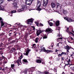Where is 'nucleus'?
<instances>
[{"label": "nucleus", "mask_w": 74, "mask_h": 74, "mask_svg": "<svg viewBox=\"0 0 74 74\" xmlns=\"http://www.w3.org/2000/svg\"><path fill=\"white\" fill-rule=\"evenodd\" d=\"M64 19H66V20H67V19H68V18H67L66 17H64Z\"/></svg>", "instance_id": "48"}, {"label": "nucleus", "mask_w": 74, "mask_h": 74, "mask_svg": "<svg viewBox=\"0 0 74 74\" xmlns=\"http://www.w3.org/2000/svg\"><path fill=\"white\" fill-rule=\"evenodd\" d=\"M71 39L72 40H73L74 39H73V38H72V37H71Z\"/></svg>", "instance_id": "53"}, {"label": "nucleus", "mask_w": 74, "mask_h": 74, "mask_svg": "<svg viewBox=\"0 0 74 74\" xmlns=\"http://www.w3.org/2000/svg\"><path fill=\"white\" fill-rule=\"evenodd\" d=\"M33 30H35V27H33Z\"/></svg>", "instance_id": "54"}, {"label": "nucleus", "mask_w": 74, "mask_h": 74, "mask_svg": "<svg viewBox=\"0 0 74 74\" xmlns=\"http://www.w3.org/2000/svg\"><path fill=\"white\" fill-rule=\"evenodd\" d=\"M11 32H12V30H11L9 31V34H12V33H10Z\"/></svg>", "instance_id": "43"}, {"label": "nucleus", "mask_w": 74, "mask_h": 74, "mask_svg": "<svg viewBox=\"0 0 74 74\" xmlns=\"http://www.w3.org/2000/svg\"><path fill=\"white\" fill-rule=\"evenodd\" d=\"M61 55H67L66 53L62 52L61 53Z\"/></svg>", "instance_id": "33"}, {"label": "nucleus", "mask_w": 74, "mask_h": 74, "mask_svg": "<svg viewBox=\"0 0 74 74\" xmlns=\"http://www.w3.org/2000/svg\"><path fill=\"white\" fill-rule=\"evenodd\" d=\"M49 25H50V26H52V25H53V23L52 22H50L49 23Z\"/></svg>", "instance_id": "31"}, {"label": "nucleus", "mask_w": 74, "mask_h": 74, "mask_svg": "<svg viewBox=\"0 0 74 74\" xmlns=\"http://www.w3.org/2000/svg\"><path fill=\"white\" fill-rule=\"evenodd\" d=\"M4 3V0H0V5Z\"/></svg>", "instance_id": "24"}, {"label": "nucleus", "mask_w": 74, "mask_h": 74, "mask_svg": "<svg viewBox=\"0 0 74 74\" xmlns=\"http://www.w3.org/2000/svg\"><path fill=\"white\" fill-rule=\"evenodd\" d=\"M71 69L72 70H73V71H74V67H73V68H71Z\"/></svg>", "instance_id": "39"}, {"label": "nucleus", "mask_w": 74, "mask_h": 74, "mask_svg": "<svg viewBox=\"0 0 74 74\" xmlns=\"http://www.w3.org/2000/svg\"><path fill=\"white\" fill-rule=\"evenodd\" d=\"M37 6L38 7L37 8V9L38 10V11H41V9L40 8V6H41V1H38Z\"/></svg>", "instance_id": "3"}, {"label": "nucleus", "mask_w": 74, "mask_h": 74, "mask_svg": "<svg viewBox=\"0 0 74 74\" xmlns=\"http://www.w3.org/2000/svg\"><path fill=\"white\" fill-rule=\"evenodd\" d=\"M58 57H59V56H62V53L60 54H58Z\"/></svg>", "instance_id": "41"}, {"label": "nucleus", "mask_w": 74, "mask_h": 74, "mask_svg": "<svg viewBox=\"0 0 74 74\" xmlns=\"http://www.w3.org/2000/svg\"><path fill=\"white\" fill-rule=\"evenodd\" d=\"M41 51H44L45 52H47V53H48L49 52H51V51H50L49 50H45V49L44 47H43V46H41Z\"/></svg>", "instance_id": "2"}, {"label": "nucleus", "mask_w": 74, "mask_h": 74, "mask_svg": "<svg viewBox=\"0 0 74 74\" xmlns=\"http://www.w3.org/2000/svg\"><path fill=\"white\" fill-rule=\"evenodd\" d=\"M35 45H36V44H34L33 45L34 46Z\"/></svg>", "instance_id": "63"}, {"label": "nucleus", "mask_w": 74, "mask_h": 74, "mask_svg": "<svg viewBox=\"0 0 74 74\" xmlns=\"http://www.w3.org/2000/svg\"><path fill=\"white\" fill-rule=\"evenodd\" d=\"M52 30L50 28H47L45 31L46 32H52Z\"/></svg>", "instance_id": "14"}, {"label": "nucleus", "mask_w": 74, "mask_h": 74, "mask_svg": "<svg viewBox=\"0 0 74 74\" xmlns=\"http://www.w3.org/2000/svg\"><path fill=\"white\" fill-rule=\"evenodd\" d=\"M14 7L15 9L17 8V3H14L13 4Z\"/></svg>", "instance_id": "17"}, {"label": "nucleus", "mask_w": 74, "mask_h": 74, "mask_svg": "<svg viewBox=\"0 0 74 74\" xmlns=\"http://www.w3.org/2000/svg\"><path fill=\"white\" fill-rule=\"evenodd\" d=\"M34 21V19L32 18L28 19L27 20V24H28V25L29 24V25H31V23H33V22Z\"/></svg>", "instance_id": "4"}, {"label": "nucleus", "mask_w": 74, "mask_h": 74, "mask_svg": "<svg viewBox=\"0 0 74 74\" xmlns=\"http://www.w3.org/2000/svg\"><path fill=\"white\" fill-rule=\"evenodd\" d=\"M5 33H4L2 32L1 34H0V36H4Z\"/></svg>", "instance_id": "28"}, {"label": "nucleus", "mask_w": 74, "mask_h": 74, "mask_svg": "<svg viewBox=\"0 0 74 74\" xmlns=\"http://www.w3.org/2000/svg\"><path fill=\"white\" fill-rule=\"evenodd\" d=\"M38 40H39V39L38 38H36L35 39V42L36 43H37L38 42Z\"/></svg>", "instance_id": "25"}, {"label": "nucleus", "mask_w": 74, "mask_h": 74, "mask_svg": "<svg viewBox=\"0 0 74 74\" xmlns=\"http://www.w3.org/2000/svg\"><path fill=\"white\" fill-rule=\"evenodd\" d=\"M30 52V50H28L25 53H23V55H26L27 56L28 55V54H29V53Z\"/></svg>", "instance_id": "12"}, {"label": "nucleus", "mask_w": 74, "mask_h": 74, "mask_svg": "<svg viewBox=\"0 0 74 74\" xmlns=\"http://www.w3.org/2000/svg\"><path fill=\"white\" fill-rule=\"evenodd\" d=\"M14 64H12L11 65V67L12 68V69H13V68L14 67Z\"/></svg>", "instance_id": "29"}, {"label": "nucleus", "mask_w": 74, "mask_h": 74, "mask_svg": "<svg viewBox=\"0 0 74 74\" xmlns=\"http://www.w3.org/2000/svg\"><path fill=\"white\" fill-rule=\"evenodd\" d=\"M73 55H74V52H73Z\"/></svg>", "instance_id": "62"}, {"label": "nucleus", "mask_w": 74, "mask_h": 74, "mask_svg": "<svg viewBox=\"0 0 74 74\" xmlns=\"http://www.w3.org/2000/svg\"><path fill=\"white\" fill-rule=\"evenodd\" d=\"M57 51H58V50H56L55 51L56 52H57Z\"/></svg>", "instance_id": "59"}, {"label": "nucleus", "mask_w": 74, "mask_h": 74, "mask_svg": "<svg viewBox=\"0 0 74 74\" xmlns=\"http://www.w3.org/2000/svg\"><path fill=\"white\" fill-rule=\"evenodd\" d=\"M35 68L34 67H32L31 68V70H33Z\"/></svg>", "instance_id": "46"}, {"label": "nucleus", "mask_w": 74, "mask_h": 74, "mask_svg": "<svg viewBox=\"0 0 74 74\" xmlns=\"http://www.w3.org/2000/svg\"><path fill=\"white\" fill-rule=\"evenodd\" d=\"M23 60V62H24L25 63H27V60L24 59Z\"/></svg>", "instance_id": "27"}, {"label": "nucleus", "mask_w": 74, "mask_h": 74, "mask_svg": "<svg viewBox=\"0 0 74 74\" xmlns=\"http://www.w3.org/2000/svg\"><path fill=\"white\" fill-rule=\"evenodd\" d=\"M64 49L66 50H70V47L69 46L67 45L64 47Z\"/></svg>", "instance_id": "19"}, {"label": "nucleus", "mask_w": 74, "mask_h": 74, "mask_svg": "<svg viewBox=\"0 0 74 74\" xmlns=\"http://www.w3.org/2000/svg\"><path fill=\"white\" fill-rule=\"evenodd\" d=\"M68 65H69V64H65V66H68Z\"/></svg>", "instance_id": "51"}, {"label": "nucleus", "mask_w": 74, "mask_h": 74, "mask_svg": "<svg viewBox=\"0 0 74 74\" xmlns=\"http://www.w3.org/2000/svg\"><path fill=\"white\" fill-rule=\"evenodd\" d=\"M42 60H36V63H41V61Z\"/></svg>", "instance_id": "21"}, {"label": "nucleus", "mask_w": 74, "mask_h": 74, "mask_svg": "<svg viewBox=\"0 0 74 74\" xmlns=\"http://www.w3.org/2000/svg\"><path fill=\"white\" fill-rule=\"evenodd\" d=\"M34 1V0H25V4L27 5H31L33 1Z\"/></svg>", "instance_id": "1"}, {"label": "nucleus", "mask_w": 74, "mask_h": 74, "mask_svg": "<svg viewBox=\"0 0 74 74\" xmlns=\"http://www.w3.org/2000/svg\"><path fill=\"white\" fill-rule=\"evenodd\" d=\"M14 37H16V33L15 34H14Z\"/></svg>", "instance_id": "44"}, {"label": "nucleus", "mask_w": 74, "mask_h": 74, "mask_svg": "<svg viewBox=\"0 0 74 74\" xmlns=\"http://www.w3.org/2000/svg\"><path fill=\"white\" fill-rule=\"evenodd\" d=\"M1 46H2V47H3L4 46V45H3V42H1Z\"/></svg>", "instance_id": "42"}, {"label": "nucleus", "mask_w": 74, "mask_h": 74, "mask_svg": "<svg viewBox=\"0 0 74 74\" xmlns=\"http://www.w3.org/2000/svg\"><path fill=\"white\" fill-rule=\"evenodd\" d=\"M21 56H20V59L19 60H18L17 61V63H18V65L19 66V64L20 63H21V59H22V58H23V57H22V54L21 53Z\"/></svg>", "instance_id": "7"}, {"label": "nucleus", "mask_w": 74, "mask_h": 74, "mask_svg": "<svg viewBox=\"0 0 74 74\" xmlns=\"http://www.w3.org/2000/svg\"><path fill=\"white\" fill-rule=\"evenodd\" d=\"M61 60H64V59H63V57H62L61 58Z\"/></svg>", "instance_id": "49"}, {"label": "nucleus", "mask_w": 74, "mask_h": 74, "mask_svg": "<svg viewBox=\"0 0 74 74\" xmlns=\"http://www.w3.org/2000/svg\"><path fill=\"white\" fill-rule=\"evenodd\" d=\"M3 64V63L2 62H0V64Z\"/></svg>", "instance_id": "57"}, {"label": "nucleus", "mask_w": 74, "mask_h": 74, "mask_svg": "<svg viewBox=\"0 0 74 74\" xmlns=\"http://www.w3.org/2000/svg\"><path fill=\"white\" fill-rule=\"evenodd\" d=\"M42 32H41V30L39 29L36 32V34L37 36H38L40 34L42 33Z\"/></svg>", "instance_id": "8"}, {"label": "nucleus", "mask_w": 74, "mask_h": 74, "mask_svg": "<svg viewBox=\"0 0 74 74\" xmlns=\"http://www.w3.org/2000/svg\"><path fill=\"white\" fill-rule=\"evenodd\" d=\"M58 40H62L63 38H58Z\"/></svg>", "instance_id": "47"}, {"label": "nucleus", "mask_w": 74, "mask_h": 74, "mask_svg": "<svg viewBox=\"0 0 74 74\" xmlns=\"http://www.w3.org/2000/svg\"><path fill=\"white\" fill-rule=\"evenodd\" d=\"M0 8L1 9V10H3V6L2 5H0Z\"/></svg>", "instance_id": "36"}, {"label": "nucleus", "mask_w": 74, "mask_h": 74, "mask_svg": "<svg viewBox=\"0 0 74 74\" xmlns=\"http://www.w3.org/2000/svg\"><path fill=\"white\" fill-rule=\"evenodd\" d=\"M51 5L52 8H54V7H56V4H55V3L53 2L51 3Z\"/></svg>", "instance_id": "16"}, {"label": "nucleus", "mask_w": 74, "mask_h": 74, "mask_svg": "<svg viewBox=\"0 0 74 74\" xmlns=\"http://www.w3.org/2000/svg\"><path fill=\"white\" fill-rule=\"evenodd\" d=\"M2 61H3V64H5L7 63V60L6 58H3V60Z\"/></svg>", "instance_id": "13"}, {"label": "nucleus", "mask_w": 74, "mask_h": 74, "mask_svg": "<svg viewBox=\"0 0 74 74\" xmlns=\"http://www.w3.org/2000/svg\"><path fill=\"white\" fill-rule=\"evenodd\" d=\"M39 24V26H40H40H44V25L42 24L41 23H40Z\"/></svg>", "instance_id": "40"}, {"label": "nucleus", "mask_w": 74, "mask_h": 74, "mask_svg": "<svg viewBox=\"0 0 74 74\" xmlns=\"http://www.w3.org/2000/svg\"><path fill=\"white\" fill-rule=\"evenodd\" d=\"M0 22H1V27L3 26L4 25V23H3V21L2 20V18L1 17H0Z\"/></svg>", "instance_id": "9"}, {"label": "nucleus", "mask_w": 74, "mask_h": 74, "mask_svg": "<svg viewBox=\"0 0 74 74\" xmlns=\"http://www.w3.org/2000/svg\"><path fill=\"white\" fill-rule=\"evenodd\" d=\"M16 12V11L15 10H13V11H12L9 14V15H10L11 16H12V14L13 13H15V12Z\"/></svg>", "instance_id": "11"}, {"label": "nucleus", "mask_w": 74, "mask_h": 74, "mask_svg": "<svg viewBox=\"0 0 74 74\" xmlns=\"http://www.w3.org/2000/svg\"><path fill=\"white\" fill-rule=\"evenodd\" d=\"M72 32L74 33V31H72Z\"/></svg>", "instance_id": "64"}, {"label": "nucleus", "mask_w": 74, "mask_h": 74, "mask_svg": "<svg viewBox=\"0 0 74 74\" xmlns=\"http://www.w3.org/2000/svg\"><path fill=\"white\" fill-rule=\"evenodd\" d=\"M2 70V68L0 67V70Z\"/></svg>", "instance_id": "58"}, {"label": "nucleus", "mask_w": 74, "mask_h": 74, "mask_svg": "<svg viewBox=\"0 0 74 74\" xmlns=\"http://www.w3.org/2000/svg\"><path fill=\"white\" fill-rule=\"evenodd\" d=\"M67 21L68 22H71L72 20H71V18H68Z\"/></svg>", "instance_id": "23"}, {"label": "nucleus", "mask_w": 74, "mask_h": 74, "mask_svg": "<svg viewBox=\"0 0 74 74\" xmlns=\"http://www.w3.org/2000/svg\"><path fill=\"white\" fill-rule=\"evenodd\" d=\"M14 47H17V50H18V49H19V46L18 45H15L14 46Z\"/></svg>", "instance_id": "35"}, {"label": "nucleus", "mask_w": 74, "mask_h": 74, "mask_svg": "<svg viewBox=\"0 0 74 74\" xmlns=\"http://www.w3.org/2000/svg\"><path fill=\"white\" fill-rule=\"evenodd\" d=\"M73 55V54H71V56H72Z\"/></svg>", "instance_id": "60"}, {"label": "nucleus", "mask_w": 74, "mask_h": 74, "mask_svg": "<svg viewBox=\"0 0 74 74\" xmlns=\"http://www.w3.org/2000/svg\"><path fill=\"white\" fill-rule=\"evenodd\" d=\"M3 57H0V61H1V60H2V61H3Z\"/></svg>", "instance_id": "37"}, {"label": "nucleus", "mask_w": 74, "mask_h": 74, "mask_svg": "<svg viewBox=\"0 0 74 74\" xmlns=\"http://www.w3.org/2000/svg\"><path fill=\"white\" fill-rule=\"evenodd\" d=\"M62 12L63 14H64L65 15H67V11H66V10H62Z\"/></svg>", "instance_id": "20"}, {"label": "nucleus", "mask_w": 74, "mask_h": 74, "mask_svg": "<svg viewBox=\"0 0 74 74\" xmlns=\"http://www.w3.org/2000/svg\"><path fill=\"white\" fill-rule=\"evenodd\" d=\"M27 69H25L24 70V72L23 73H24L25 74H27Z\"/></svg>", "instance_id": "22"}, {"label": "nucleus", "mask_w": 74, "mask_h": 74, "mask_svg": "<svg viewBox=\"0 0 74 74\" xmlns=\"http://www.w3.org/2000/svg\"><path fill=\"white\" fill-rule=\"evenodd\" d=\"M49 1L48 0H43V6L45 7L48 4V1Z\"/></svg>", "instance_id": "6"}, {"label": "nucleus", "mask_w": 74, "mask_h": 74, "mask_svg": "<svg viewBox=\"0 0 74 74\" xmlns=\"http://www.w3.org/2000/svg\"><path fill=\"white\" fill-rule=\"evenodd\" d=\"M22 8L21 9V11H23V10H25L27 9V6L26 5H22Z\"/></svg>", "instance_id": "5"}, {"label": "nucleus", "mask_w": 74, "mask_h": 74, "mask_svg": "<svg viewBox=\"0 0 74 74\" xmlns=\"http://www.w3.org/2000/svg\"><path fill=\"white\" fill-rule=\"evenodd\" d=\"M57 8H58V6H60V4L59 3H57Z\"/></svg>", "instance_id": "38"}, {"label": "nucleus", "mask_w": 74, "mask_h": 74, "mask_svg": "<svg viewBox=\"0 0 74 74\" xmlns=\"http://www.w3.org/2000/svg\"><path fill=\"white\" fill-rule=\"evenodd\" d=\"M16 51V49L14 48H12L11 49L10 51V53H12L14 52L15 51Z\"/></svg>", "instance_id": "15"}, {"label": "nucleus", "mask_w": 74, "mask_h": 74, "mask_svg": "<svg viewBox=\"0 0 74 74\" xmlns=\"http://www.w3.org/2000/svg\"><path fill=\"white\" fill-rule=\"evenodd\" d=\"M16 54H17V52H15L14 53V55H16Z\"/></svg>", "instance_id": "45"}, {"label": "nucleus", "mask_w": 74, "mask_h": 74, "mask_svg": "<svg viewBox=\"0 0 74 74\" xmlns=\"http://www.w3.org/2000/svg\"><path fill=\"white\" fill-rule=\"evenodd\" d=\"M35 23L36 24L37 26H40V24L38 23V22H35Z\"/></svg>", "instance_id": "26"}, {"label": "nucleus", "mask_w": 74, "mask_h": 74, "mask_svg": "<svg viewBox=\"0 0 74 74\" xmlns=\"http://www.w3.org/2000/svg\"><path fill=\"white\" fill-rule=\"evenodd\" d=\"M68 62H71V61H70V59H68Z\"/></svg>", "instance_id": "50"}, {"label": "nucleus", "mask_w": 74, "mask_h": 74, "mask_svg": "<svg viewBox=\"0 0 74 74\" xmlns=\"http://www.w3.org/2000/svg\"><path fill=\"white\" fill-rule=\"evenodd\" d=\"M47 36L45 35V36H43V39H45V38H47Z\"/></svg>", "instance_id": "30"}, {"label": "nucleus", "mask_w": 74, "mask_h": 74, "mask_svg": "<svg viewBox=\"0 0 74 74\" xmlns=\"http://www.w3.org/2000/svg\"><path fill=\"white\" fill-rule=\"evenodd\" d=\"M44 73H45V74H49V72L46 71H45L44 72Z\"/></svg>", "instance_id": "34"}, {"label": "nucleus", "mask_w": 74, "mask_h": 74, "mask_svg": "<svg viewBox=\"0 0 74 74\" xmlns=\"http://www.w3.org/2000/svg\"><path fill=\"white\" fill-rule=\"evenodd\" d=\"M8 41H11V39H9L8 40Z\"/></svg>", "instance_id": "56"}, {"label": "nucleus", "mask_w": 74, "mask_h": 74, "mask_svg": "<svg viewBox=\"0 0 74 74\" xmlns=\"http://www.w3.org/2000/svg\"><path fill=\"white\" fill-rule=\"evenodd\" d=\"M6 68H7V67H6L5 68H3V69H2V71H5V70H6Z\"/></svg>", "instance_id": "32"}, {"label": "nucleus", "mask_w": 74, "mask_h": 74, "mask_svg": "<svg viewBox=\"0 0 74 74\" xmlns=\"http://www.w3.org/2000/svg\"><path fill=\"white\" fill-rule=\"evenodd\" d=\"M56 24L57 26H59V25H60V22H59V21H57L56 22Z\"/></svg>", "instance_id": "18"}, {"label": "nucleus", "mask_w": 74, "mask_h": 74, "mask_svg": "<svg viewBox=\"0 0 74 74\" xmlns=\"http://www.w3.org/2000/svg\"><path fill=\"white\" fill-rule=\"evenodd\" d=\"M17 42H18V39H16L14 40L11 41V43L12 44V43H14V42H16V43H17Z\"/></svg>", "instance_id": "10"}, {"label": "nucleus", "mask_w": 74, "mask_h": 74, "mask_svg": "<svg viewBox=\"0 0 74 74\" xmlns=\"http://www.w3.org/2000/svg\"><path fill=\"white\" fill-rule=\"evenodd\" d=\"M32 48H34V45H32Z\"/></svg>", "instance_id": "55"}, {"label": "nucleus", "mask_w": 74, "mask_h": 74, "mask_svg": "<svg viewBox=\"0 0 74 74\" xmlns=\"http://www.w3.org/2000/svg\"><path fill=\"white\" fill-rule=\"evenodd\" d=\"M42 64H44V62H42Z\"/></svg>", "instance_id": "61"}, {"label": "nucleus", "mask_w": 74, "mask_h": 74, "mask_svg": "<svg viewBox=\"0 0 74 74\" xmlns=\"http://www.w3.org/2000/svg\"><path fill=\"white\" fill-rule=\"evenodd\" d=\"M67 50V52H69V49H68V50Z\"/></svg>", "instance_id": "52"}]
</instances>
